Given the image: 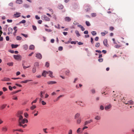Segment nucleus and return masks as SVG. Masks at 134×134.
I'll return each instance as SVG.
<instances>
[{
	"mask_svg": "<svg viewBox=\"0 0 134 134\" xmlns=\"http://www.w3.org/2000/svg\"><path fill=\"white\" fill-rule=\"evenodd\" d=\"M21 91V90H17V91L14 92H13V94H15V93H17Z\"/></svg>",
	"mask_w": 134,
	"mask_h": 134,
	"instance_id": "864d4df0",
	"label": "nucleus"
},
{
	"mask_svg": "<svg viewBox=\"0 0 134 134\" xmlns=\"http://www.w3.org/2000/svg\"><path fill=\"white\" fill-rule=\"evenodd\" d=\"M81 129L80 128H79L77 130V132L78 133H79L80 132V130Z\"/></svg>",
	"mask_w": 134,
	"mask_h": 134,
	"instance_id": "8fccbe9b",
	"label": "nucleus"
},
{
	"mask_svg": "<svg viewBox=\"0 0 134 134\" xmlns=\"http://www.w3.org/2000/svg\"><path fill=\"white\" fill-rule=\"evenodd\" d=\"M47 73H48L47 71H44L42 74V76L44 77H45L46 76V75L47 74Z\"/></svg>",
	"mask_w": 134,
	"mask_h": 134,
	"instance_id": "f8f14e48",
	"label": "nucleus"
},
{
	"mask_svg": "<svg viewBox=\"0 0 134 134\" xmlns=\"http://www.w3.org/2000/svg\"><path fill=\"white\" fill-rule=\"evenodd\" d=\"M18 122L19 124H24L25 123H28V121L27 119L24 118L23 119L21 120H18Z\"/></svg>",
	"mask_w": 134,
	"mask_h": 134,
	"instance_id": "f03ea898",
	"label": "nucleus"
},
{
	"mask_svg": "<svg viewBox=\"0 0 134 134\" xmlns=\"http://www.w3.org/2000/svg\"><path fill=\"white\" fill-rule=\"evenodd\" d=\"M2 81H10V79L7 77H4L3 79L2 80Z\"/></svg>",
	"mask_w": 134,
	"mask_h": 134,
	"instance_id": "9b49d317",
	"label": "nucleus"
},
{
	"mask_svg": "<svg viewBox=\"0 0 134 134\" xmlns=\"http://www.w3.org/2000/svg\"><path fill=\"white\" fill-rule=\"evenodd\" d=\"M122 45H118V44H116L114 46L115 47L117 48H119L120 47H122Z\"/></svg>",
	"mask_w": 134,
	"mask_h": 134,
	"instance_id": "5701e85b",
	"label": "nucleus"
},
{
	"mask_svg": "<svg viewBox=\"0 0 134 134\" xmlns=\"http://www.w3.org/2000/svg\"><path fill=\"white\" fill-rule=\"evenodd\" d=\"M95 119L97 120H99L100 119V118L99 116H97L95 117Z\"/></svg>",
	"mask_w": 134,
	"mask_h": 134,
	"instance_id": "a19ab883",
	"label": "nucleus"
},
{
	"mask_svg": "<svg viewBox=\"0 0 134 134\" xmlns=\"http://www.w3.org/2000/svg\"><path fill=\"white\" fill-rule=\"evenodd\" d=\"M21 35L27 38L28 37V35L27 34L21 33Z\"/></svg>",
	"mask_w": 134,
	"mask_h": 134,
	"instance_id": "37998d69",
	"label": "nucleus"
},
{
	"mask_svg": "<svg viewBox=\"0 0 134 134\" xmlns=\"http://www.w3.org/2000/svg\"><path fill=\"white\" fill-rule=\"evenodd\" d=\"M65 21L67 22H69L71 20V19L69 17L67 16L64 18Z\"/></svg>",
	"mask_w": 134,
	"mask_h": 134,
	"instance_id": "1a4fd4ad",
	"label": "nucleus"
},
{
	"mask_svg": "<svg viewBox=\"0 0 134 134\" xmlns=\"http://www.w3.org/2000/svg\"><path fill=\"white\" fill-rule=\"evenodd\" d=\"M91 15L92 17H95L96 16V13H91Z\"/></svg>",
	"mask_w": 134,
	"mask_h": 134,
	"instance_id": "58836bf2",
	"label": "nucleus"
},
{
	"mask_svg": "<svg viewBox=\"0 0 134 134\" xmlns=\"http://www.w3.org/2000/svg\"><path fill=\"white\" fill-rule=\"evenodd\" d=\"M68 134H72V131L71 129L69 130L68 133Z\"/></svg>",
	"mask_w": 134,
	"mask_h": 134,
	"instance_id": "5fc2aeb1",
	"label": "nucleus"
},
{
	"mask_svg": "<svg viewBox=\"0 0 134 134\" xmlns=\"http://www.w3.org/2000/svg\"><path fill=\"white\" fill-rule=\"evenodd\" d=\"M91 33L93 36H95L96 34V31H92Z\"/></svg>",
	"mask_w": 134,
	"mask_h": 134,
	"instance_id": "a18cd8bd",
	"label": "nucleus"
},
{
	"mask_svg": "<svg viewBox=\"0 0 134 134\" xmlns=\"http://www.w3.org/2000/svg\"><path fill=\"white\" fill-rule=\"evenodd\" d=\"M91 41L92 44H93V39L92 37H91Z\"/></svg>",
	"mask_w": 134,
	"mask_h": 134,
	"instance_id": "0e129e2a",
	"label": "nucleus"
},
{
	"mask_svg": "<svg viewBox=\"0 0 134 134\" xmlns=\"http://www.w3.org/2000/svg\"><path fill=\"white\" fill-rule=\"evenodd\" d=\"M19 125L20 126H22L24 128H25L27 126V125L26 124H25L24 125H23L21 124H19Z\"/></svg>",
	"mask_w": 134,
	"mask_h": 134,
	"instance_id": "bb28decb",
	"label": "nucleus"
},
{
	"mask_svg": "<svg viewBox=\"0 0 134 134\" xmlns=\"http://www.w3.org/2000/svg\"><path fill=\"white\" fill-rule=\"evenodd\" d=\"M75 32L77 36L79 37V36H80V34L79 33V32L78 31L76 30L75 31Z\"/></svg>",
	"mask_w": 134,
	"mask_h": 134,
	"instance_id": "7c9ffc66",
	"label": "nucleus"
},
{
	"mask_svg": "<svg viewBox=\"0 0 134 134\" xmlns=\"http://www.w3.org/2000/svg\"><path fill=\"white\" fill-rule=\"evenodd\" d=\"M49 66V63L48 62H46L45 64V66L47 67H48Z\"/></svg>",
	"mask_w": 134,
	"mask_h": 134,
	"instance_id": "3c124183",
	"label": "nucleus"
},
{
	"mask_svg": "<svg viewBox=\"0 0 134 134\" xmlns=\"http://www.w3.org/2000/svg\"><path fill=\"white\" fill-rule=\"evenodd\" d=\"M26 21L24 20H22L20 22V23H23V24H24V23H26Z\"/></svg>",
	"mask_w": 134,
	"mask_h": 134,
	"instance_id": "bf43d9fd",
	"label": "nucleus"
},
{
	"mask_svg": "<svg viewBox=\"0 0 134 134\" xmlns=\"http://www.w3.org/2000/svg\"><path fill=\"white\" fill-rule=\"evenodd\" d=\"M2 131L4 132H6L8 131V127L6 126H4L2 128Z\"/></svg>",
	"mask_w": 134,
	"mask_h": 134,
	"instance_id": "0eeeda50",
	"label": "nucleus"
},
{
	"mask_svg": "<svg viewBox=\"0 0 134 134\" xmlns=\"http://www.w3.org/2000/svg\"><path fill=\"white\" fill-rule=\"evenodd\" d=\"M63 96H64V95H60L59 96V97H58L55 100H54V101L55 102V101H58V100H59V99L60 97H62Z\"/></svg>",
	"mask_w": 134,
	"mask_h": 134,
	"instance_id": "aec40b11",
	"label": "nucleus"
},
{
	"mask_svg": "<svg viewBox=\"0 0 134 134\" xmlns=\"http://www.w3.org/2000/svg\"><path fill=\"white\" fill-rule=\"evenodd\" d=\"M23 113V112L22 111H19L18 112L16 115L19 118V120H21L23 119V117L21 115Z\"/></svg>",
	"mask_w": 134,
	"mask_h": 134,
	"instance_id": "f257e3e1",
	"label": "nucleus"
},
{
	"mask_svg": "<svg viewBox=\"0 0 134 134\" xmlns=\"http://www.w3.org/2000/svg\"><path fill=\"white\" fill-rule=\"evenodd\" d=\"M105 31V32H102L101 33V35L102 36H105L106 34H107L108 33V32L107 31Z\"/></svg>",
	"mask_w": 134,
	"mask_h": 134,
	"instance_id": "b1692460",
	"label": "nucleus"
},
{
	"mask_svg": "<svg viewBox=\"0 0 134 134\" xmlns=\"http://www.w3.org/2000/svg\"><path fill=\"white\" fill-rule=\"evenodd\" d=\"M41 103L43 105H45L46 104V103L43 100H42V101Z\"/></svg>",
	"mask_w": 134,
	"mask_h": 134,
	"instance_id": "6e6d98bb",
	"label": "nucleus"
},
{
	"mask_svg": "<svg viewBox=\"0 0 134 134\" xmlns=\"http://www.w3.org/2000/svg\"><path fill=\"white\" fill-rule=\"evenodd\" d=\"M9 5L10 6L13 7V3L12 2H11L9 4Z\"/></svg>",
	"mask_w": 134,
	"mask_h": 134,
	"instance_id": "13d9d810",
	"label": "nucleus"
},
{
	"mask_svg": "<svg viewBox=\"0 0 134 134\" xmlns=\"http://www.w3.org/2000/svg\"><path fill=\"white\" fill-rule=\"evenodd\" d=\"M23 68L24 69H26V68H29L30 66H26L24 65L23 64Z\"/></svg>",
	"mask_w": 134,
	"mask_h": 134,
	"instance_id": "de8ad7c7",
	"label": "nucleus"
},
{
	"mask_svg": "<svg viewBox=\"0 0 134 134\" xmlns=\"http://www.w3.org/2000/svg\"><path fill=\"white\" fill-rule=\"evenodd\" d=\"M103 60V59L102 58H100L98 59V61L99 62H102Z\"/></svg>",
	"mask_w": 134,
	"mask_h": 134,
	"instance_id": "e2e57ef3",
	"label": "nucleus"
},
{
	"mask_svg": "<svg viewBox=\"0 0 134 134\" xmlns=\"http://www.w3.org/2000/svg\"><path fill=\"white\" fill-rule=\"evenodd\" d=\"M112 40H113V43L114 44H117V43H116V42L115 41V39L114 38H113Z\"/></svg>",
	"mask_w": 134,
	"mask_h": 134,
	"instance_id": "338daca9",
	"label": "nucleus"
},
{
	"mask_svg": "<svg viewBox=\"0 0 134 134\" xmlns=\"http://www.w3.org/2000/svg\"><path fill=\"white\" fill-rule=\"evenodd\" d=\"M81 122V119L80 118L79 119H78L76 121V122L77 124H79Z\"/></svg>",
	"mask_w": 134,
	"mask_h": 134,
	"instance_id": "2f4dec72",
	"label": "nucleus"
},
{
	"mask_svg": "<svg viewBox=\"0 0 134 134\" xmlns=\"http://www.w3.org/2000/svg\"><path fill=\"white\" fill-rule=\"evenodd\" d=\"M133 102L131 100L128 101L127 103V104H133Z\"/></svg>",
	"mask_w": 134,
	"mask_h": 134,
	"instance_id": "c85d7f7f",
	"label": "nucleus"
},
{
	"mask_svg": "<svg viewBox=\"0 0 134 134\" xmlns=\"http://www.w3.org/2000/svg\"><path fill=\"white\" fill-rule=\"evenodd\" d=\"M36 57L37 58L39 59H41L42 57L41 54L40 53L36 54Z\"/></svg>",
	"mask_w": 134,
	"mask_h": 134,
	"instance_id": "6e6552de",
	"label": "nucleus"
},
{
	"mask_svg": "<svg viewBox=\"0 0 134 134\" xmlns=\"http://www.w3.org/2000/svg\"><path fill=\"white\" fill-rule=\"evenodd\" d=\"M56 83V82L54 81H49L47 82L48 84L51 85Z\"/></svg>",
	"mask_w": 134,
	"mask_h": 134,
	"instance_id": "ddd939ff",
	"label": "nucleus"
},
{
	"mask_svg": "<svg viewBox=\"0 0 134 134\" xmlns=\"http://www.w3.org/2000/svg\"><path fill=\"white\" fill-rule=\"evenodd\" d=\"M100 45V43L99 42H97L95 44V47H98Z\"/></svg>",
	"mask_w": 134,
	"mask_h": 134,
	"instance_id": "72a5a7b5",
	"label": "nucleus"
},
{
	"mask_svg": "<svg viewBox=\"0 0 134 134\" xmlns=\"http://www.w3.org/2000/svg\"><path fill=\"white\" fill-rule=\"evenodd\" d=\"M31 81H32V80H25L24 81H22L21 82H20L21 83H26L27 82Z\"/></svg>",
	"mask_w": 134,
	"mask_h": 134,
	"instance_id": "dca6fc26",
	"label": "nucleus"
},
{
	"mask_svg": "<svg viewBox=\"0 0 134 134\" xmlns=\"http://www.w3.org/2000/svg\"><path fill=\"white\" fill-rule=\"evenodd\" d=\"M32 27L34 30L35 31L37 30V28L36 26L33 25L32 26Z\"/></svg>",
	"mask_w": 134,
	"mask_h": 134,
	"instance_id": "09e8293b",
	"label": "nucleus"
},
{
	"mask_svg": "<svg viewBox=\"0 0 134 134\" xmlns=\"http://www.w3.org/2000/svg\"><path fill=\"white\" fill-rule=\"evenodd\" d=\"M34 46L33 45H31L29 47V49L30 50H33L34 48Z\"/></svg>",
	"mask_w": 134,
	"mask_h": 134,
	"instance_id": "6ab92c4d",
	"label": "nucleus"
},
{
	"mask_svg": "<svg viewBox=\"0 0 134 134\" xmlns=\"http://www.w3.org/2000/svg\"><path fill=\"white\" fill-rule=\"evenodd\" d=\"M92 121L93 120L91 119L90 120L87 121L85 122L84 125H87L88 124L91 123V122H92Z\"/></svg>",
	"mask_w": 134,
	"mask_h": 134,
	"instance_id": "9d476101",
	"label": "nucleus"
},
{
	"mask_svg": "<svg viewBox=\"0 0 134 134\" xmlns=\"http://www.w3.org/2000/svg\"><path fill=\"white\" fill-rule=\"evenodd\" d=\"M42 23V21L41 20H39L38 21V23L39 24H41Z\"/></svg>",
	"mask_w": 134,
	"mask_h": 134,
	"instance_id": "69168bd1",
	"label": "nucleus"
},
{
	"mask_svg": "<svg viewBox=\"0 0 134 134\" xmlns=\"http://www.w3.org/2000/svg\"><path fill=\"white\" fill-rule=\"evenodd\" d=\"M24 115L25 116V117L27 118L28 117V114H27V113H25L24 114Z\"/></svg>",
	"mask_w": 134,
	"mask_h": 134,
	"instance_id": "4d7b16f0",
	"label": "nucleus"
},
{
	"mask_svg": "<svg viewBox=\"0 0 134 134\" xmlns=\"http://www.w3.org/2000/svg\"><path fill=\"white\" fill-rule=\"evenodd\" d=\"M14 59L16 60H21V56L20 55H14Z\"/></svg>",
	"mask_w": 134,
	"mask_h": 134,
	"instance_id": "20e7f679",
	"label": "nucleus"
},
{
	"mask_svg": "<svg viewBox=\"0 0 134 134\" xmlns=\"http://www.w3.org/2000/svg\"><path fill=\"white\" fill-rule=\"evenodd\" d=\"M2 89L4 91H5L7 90V89L5 87H3V88Z\"/></svg>",
	"mask_w": 134,
	"mask_h": 134,
	"instance_id": "680f3d73",
	"label": "nucleus"
},
{
	"mask_svg": "<svg viewBox=\"0 0 134 134\" xmlns=\"http://www.w3.org/2000/svg\"><path fill=\"white\" fill-rule=\"evenodd\" d=\"M63 6L62 4H59L58 5V8L59 9H62L63 8Z\"/></svg>",
	"mask_w": 134,
	"mask_h": 134,
	"instance_id": "393cba45",
	"label": "nucleus"
},
{
	"mask_svg": "<svg viewBox=\"0 0 134 134\" xmlns=\"http://www.w3.org/2000/svg\"><path fill=\"white\" fill-rule=\"evenodd\" d=\"M7 64L9 66H12L13 63V62L8 63H7Z\"/></svg>",
	"mask_w": 134,
	"mask_h": 134,
	"instance_id": "473e14b6",
	"label": "nucleus"
},
{
	"mask_svg": "<svg viewBox=\"0 0 134 134\" xmlns=\"http://www.w3.org/2000/svg\"><path fill=\"white\" fill-rule=\"evenodd\" d=\"M70 73V71L69 70H67L66 71L65 74L66 75L69 76Z\"/></svg>",
	"mask_w": 134,
	"mask_h": 134,
	"instance_id": "c756f323",
	"label": "nucleus"
},
{
	"mask_svg": "<svg viewBox=\"0 0 134 134\" xmlns=\"http://www.w3.org/2000/svg\"><path fill=\"white\" fill-rule=\"evenodd\" d=\"M14 15L15 16V17L18 18L20 16V14L19 13H16L14 14Z\"/></svg>",
	"mask_w": 134,
	"mask_h": 134,
	"instance_id": "412c9836",
	"label": "nucleus"
},
{
	"mask_svg": "<svg viewBox=\"0 0 134 134\" xmlns=\"http://www.w3.org/2000/svg\"><path fill=\"white\" fill-rule=\"evenodd\" d=\"M37 100H38V98H36V99L35 100L33 101L31 103V104L32 105L33 104V103H36L37 102Z\"/></svg>",
	"mask_w": 134,
	"mask_h": 134,
	"instance_id": "4c0bfd02",
	"label": "nucleus"
},
{
	"mask_svg": "<svg viewBox=\"0 0 134 134\" xmlns=\"http://www.w3.org/2000/svg\"><path fill=\"white\" fill-rule=\"evenodd\" d=\"M63 49V48L62 47L60 46L59 47L58 50L59 51H62Z\"/></svg>",
	"mask_w": 134,
	"mask_h": 134,
	"instance_id": "052dcab7",
	"label": "nucleus"
},
{
	"mask_svg": "<svg viewBox=\"0 0 134 134\" xmlns=\"http://www.w3.org/2000/svg\"><path fill=\"white\" fill-rule=\"evenodd\" d=\"M84 7L85 11L86 12H88L90 10L91 7L89 5L86 4L85 5Z\"/></svg>",
	"mask_w": 134,
	"mask_h": 134,
	"instance_id": "7ed1b4c3",
	"label": "nucleus"
},
{
	"mask_svg": "<svg viewBox=\"0 0 134 134\" xmlns=\"http://www.w3.org/2000/svg\"><path fill=\"white\" fill-rule=\"evenodd\" d=\"M103 43L104 45L106 47H108L109 45L108 43V41L107 39H105L104 40Z\"/></svg>",
	"mask_w": 134,
	"mask_h": 134,
	"instance_id": "423d86ee",
	"label": "nucleus"
},
{
	"mask_svg": "<svg viewBox=\"0 0 134 134\" xmlns=\"http://www.w3.org/2000/svg\"><path fill=\"white\" fill-rule=\"evenodd\" d=\"M47 72H48V73H47V74H49V76L50 77H53V75L52 74L53 73L52 72L50 71H47Z\"/></svg>",
	"mask_w": 134,
	"mask_h": 134,
	"instance_id": "4468645a",
	"label": "nucleus"
},
{
	"mask_svg": "<svg viewBox=\"0 0 134 134\" xmlns=\"http://www.w3.org/2000/svg\"><path fill=\"white\" fill-rule=\"evenodd\" d=\"M36 106L35 105H32V106H31L30 107V109L31 110H34V109H35V108H36Z\"/></svg>",
	"mask_w": 134,
	"mask_h": 134,
	"instance_id": "cd10ccee",
	"label": "nucleus"
},
{
	"mask_svg": "<svg viewBox=\"0 0 134 134\" xmlns=\"http://www.w3.org/2000/svg\"><path fill=\"white\" fill-rule=\"evenodd\" d=\"M80 114L79 113H77L75 116V119H76L78 118L80 116Z\"/></svg>",
	"mask_w": 134,
	"mask_h": 134,
	"instance_id": "f3484780",
	"label": "nucleus"
},
{
	"mask_svg": "<svg viewBox=\"0 0 134 134\" xmlns=\"http://www.w3.org/2000/svg\"><path fill=\"white\" fill-rule=\"evenodd\" d=\"M35 18L37 20H39L40 19V17L37 15L35 16Z\"/></svg>",
	"mask_w": 134,
	"mask_h": 134,
	"instance_id": "774afa93",
	"label": "nucleus"
},
{
	"mask_svg": "<svg viewBox=\"0 0 134 134\" xmlns=\"http://www.w3.org/2000/svg\"><path fill=\"white\" fill-rule=\"evenodd\" d=\"M43 92L42 91H41L40 92V96L41 98H43Z\"/></svg>",
	"mask_w": 134,
	"mask_h": 134,
	"instance_id": "ea45409f",
	"label": "nucleus"
},
{
	"mask_svg": "<svg viewBox=\"0 0 134 134\" xmlns=\"http://www.w3.org/2000/svg\"><path fill=\"white\" fill-rule=\"evenodd\" d=\"M36 71V68H33L32 70V72L33 73H35Z\"/></svg>",
	"mask_w": 134,
	"mask_h": 134,
	"instance_id": "49530a36",
	"label": "nucleus"
},
{
	"mask_svg": "<svg viewBox=\"0 0 134 134\" xmlns=\"http://www.w3.org/2000/svg\"><path fill=\"white\" fill-rule=\"evenodd\" d=\"M8 30L9 32L12 33V32L13 31V30L12 28L11 27H9L8 29Z\"/></svg>",
	"mask_w": 134,
	"mask_h": 134,
	"instance_id": "79ce46f5",
	"label": "nucleus"
},
{
	"mask_svg": "<svg viewBox=\"0 0 134 134\" xmlns=\"http://www.w3.org/2000/svg\"><path fill=\"white\" fill-rule=\"evenodd\" d=\"M42 19L43 20H44L47 21H49L50 20L49 18L45 15H43L42 16Z\"/></svg>",
	"mask_w": 134,
	"mask_h": 134,
	"instance_id": "39448f33",
	"label": "nucleus"
},
{
	"mask_svg": "<svg viewBox=\"0 0 134 134\" xmlns=\"http://www.w3.org/2000/svg\"><path fill=\"white\" fill-rule=\"evenodd\" d=\"M111 107V105L109 104L108 105L105 107V109L106 110H108V109H109Z\"/></svg>",
	"mask_w": 134,
	"mask_h": 134,
	"instance_id": "a211bd4d",
	"label": "nucleus"
},
{
	"mask_svg": "<svg viewBox=\"0 0 134 134\" xmlns=\"http://www.w3.org/2000/svg\"><path fill=\"white\" fill-rule=\"evenodd\" d=\"M18 46V44H12L11 46L12 48H16Z\"/></svg>",
	"mask_w": 134,
	"mask_h": 134,
	"instance_id": "4be33fe9",
	"label": "nucleus"
},
{
	"mask_svg": "<svg viewBox=\"0 0 134 134\" xmlns=\"http://www.w3.org/2000/svg\"><path fill=\"white\" fill-rule=\"evenodd\" d=\"M23 1L22 0H17L16 1V3L18 4H21L23 3Z\"/></svg>",
	"mask_w": 134,
	"mask_h": 134,
	"instance_id": "2eb2a0df",
	"label": "nucleus"
},
{
	"mask_svg": "<svg viewBox=\"0 0 134 134\" xmlns=\"http://www.w3.org/2000/svg\"><path fill=\"white\" fill-rule=\"evenodd\" d=\"M86 25L88 26H90L91 25L90 22L88 21H86Z\"/></svg>",
	"mask_w": 134,
	"mask_h": 134,
	"instance_id": "e433bc0d",
	"label": "nucleus"
},
{
	"mask_svg": "<svg viewBox=\"0 0 134 134\" xmlns=\"http://www.w3.org/2000/svg\"><path fill=\"white\" fill-rule=\"evenodd\" d=\"M24 49L25 50H27L28 49V46L26 44H25L23 46Z\"/></svg>",
	"mask_w": 134,
	"mask_h": 134,
	"instance_id": "f704fd0d",
	"label": "nucleus"
},
{
	"mask_svg": "<svg viewBox=\"0 0 134 134\" xmlns=\"http://www.w3.org/2000/svg\"><path fill=\"white\" fill-rule=\"evenodd\" d=\"M7 106V105L5 104H4L2 105L1 106V109H4V108H5Z\"/></svg>",
	"mask_w": 134,
	"mask_h": 134,
	"instance_id": "a878e982",
	"label": "nucleus"
},
{
	"mask_svg": "<svg viewBox=\"0 0 134 134\" xmlns=\"http://www.w3.org/2000/svg\"><path fill=\"white\" fill-rule=\"evenodd\" d=\"M114 29V27L113 26H110L109 27V30L111 31H112Z\"/></svg>",
	"mask_w": 134,
	"mask_h": 134,
	"instance_id": "603ef678",
	"label": "nucleus"
},
{
	"mask_svg": "<svg viewBox=\"0 0 134 134\" xmlns=\"http://www.w3.org/2000/svg\"><path fill=\"white\" fill-rule=\"evenodd\" d=\"M22 39V38L21 37L18 36L16 37V40H21Z\"/></svg>",
	"mask_w": 134,
	"mask_h": 134,
	"instance_id": "c9c22d12",
	"label": "nucleus"
},
{
	"mask_svg": "<svg viewBox=\"0 0 134 134\" xmlns=\"http://www.w3.org/2000/svg\"><path fill=\"white\" fill-rule=\"evenodd\" d=\"M45 30L47 32H51L52 31V30L50 29H47L46 28L45 29Z\"/></svg>",
	"mask_w": 134,
	"mask_h": 134,
	"instance_id": "c03bdc74",
	"label": "nucleus"
}]
</instances>
